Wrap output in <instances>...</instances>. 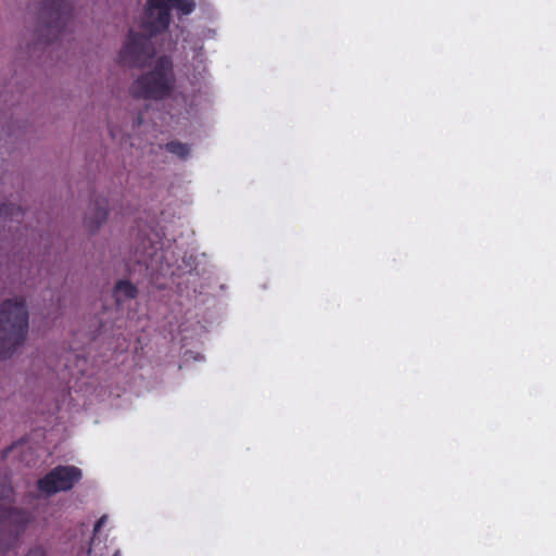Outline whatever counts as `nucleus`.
I'll list each match as a JSON object with an SVG mask.
<instances>
[{
  "label": "nucleus",
  "mask_w": 556,
  "mask_h": 556,
  "mask_svg": "<svg viewBox=\"0 0 556 556\" xmlns=\"http://www.w3.org/2000/svg\"><path fill=\"white\" fill-rule=\"evenodd\" d=\"M112 556H121V552L119 551H115V553Z\"/></svg>",
  "instance_id": "nucleus-15"
},
{
  "label": "nucleus",
  "mask_w": 556,
  "mask_h": 556,
  "mask_svg": "<svg viewBox=\"0 0 556 556\" xmlns=\"http://www.w3.org/2000/svg\"><path fill=\"white\" fill-rule=\"evenodd\" d=\"M106 520H108L106 515H103L98 519V521L96 522V525L93 527V535H96L101 530V528L105 525Z\"/></svg>",
  "instance_id": "nucleus-11"
},
{
  "label": "nucleus",
  "mask_w": 556,
  "mask_h": 556,
  "mask_svg": "<svg viewBox=\"0 0 556 556\" xmlns=\"http://www.w3.org/2000/svg\"><path fill=\"white\" fill-rule=\"evenodd\" d=\"M141 123H142V115H141V114H139V115L137 116L136 124L139 126V125H141Z\"/></svg>",
  "instance_id": "nucleus-13"
},
{
  "label": "nucleus",
  "mask_w": 556,
  "mask_h": 556,
  "mask_svg": "<svg viewBox=\"0 0 556 556\" xmlns=\"http://www.w3.org/2000/svg\"><path fill=\"white\" fill-rule=\"evenodd\" d=\"M165 149L167 152L176 154L180 159H186L190 153L188 144L181 143L176 140L167 142Z\"/></svg>",
  "instance_id": "nucleus-10"
},
{
  "label": "nucleus",
  "mask_w": 556,
  "mask_h": 556,
  "mask_svg": "<svg viewBox=\"0 0 556 556\" xmlns=\"http://www.w3.org/2000/svg\"><path fill=\"white\" fill-rule=\"evenodd\" d=\"M110 134L113 138L117 137V134L115 132L114 128L110 126Z\"/></svg>",
  "instance_id": "nucleus-14"
},
{
  "label": "nucleus",
  "mask_w": 556,
  "mask_h": 556,
  "mask_svg": "<svg viewBox=\"0 0 556 556\" xmlns=\"http://www.w3.org/2000/svg\"><path fill=\"white\" fill-rule=\"evenodd\" d=\"M72 10L70 0H42L36 28L38 40L43 43L58 40L70 23Z\"/></svg>",
  "instance_id": "nucleus-5"
},
{
  "label": "nucleus",
  "mask_w": 556,
  "mask_h": 556,
  "mask_svg": "<svg viewBox=\"0 0 556 556\" xmlns=\"http://www.w3.org/2000/svg\"><path fill=\"white\" fill-rule=\"evenodd\" d=\"M13 488L9 480L0 482V552L13 548L27 526L33 521V515L24 509L11 507Z\"/></svg>",
  "instance_id": "nucleus-3"
},
{
  "label": "nucleus",
  "mask_w": 556,
  "mask_h": 556,
  "mask_svg": "<svg viewBox=\"0 0 556 556\" xmlns=\"http://www.w3.org/2000/svg\"><path fill=\"white\" fill-rule=\"evenodd\" d=\"M173 86L172 62L167 58H160L152 71L132 83L130 94L136 99L161 100L169 96Z\"/></svg>",
  "instance_id": "nucleus-4"
},
{
  "label": "nucleus",
  "mask_w": 556,
  "mask_h": 556,
  "mask_svg": "<svg viewBox=\"0 0 556 556\" xmlns=\"http://www.w3.org/2000/svg\"><path fill=\"white\" fill-rule=\"evenodd\" d=\"M25 556H47V553L42 547L36 546L30 548Z\"/></svg>",
  "instance_id": "nucleus-12"
},
{
  "label": "nucleus",
  "mask_w": 556,
  "mask_h": 556,
  "mask_svg": "<svg viewBox=\"0 0 556 556\" xmlns=\"http://www.w3.org/2000/svg\"><path fill=\"white\" fill-rule=\"evenodd\" d=\"M194 0H147L141 28L146 34L130 30L119 53V61L130 67H143L154 56L151 38L166 31L170 24V11L181 16L191 14Z\"/></svg>",
  "instance_id": "nucleus-1"
},
{
  "label": "nucleus",
  "mask_w": 556,
  "mask_h": 556,
  "mask_svg": "<svg viewBox=\"0 0 556 556\" xmlns=\"http://www.w3.org/2000/svg\"><path fill=\"white\" fill-rule=\"evenodd\" d=\"M28 311L24 299H9L0 307V358H9L28 333Z\"/></svg>",
  "instance_id": "nucleus-2"
},
{
  "label": "nucleus",
  "mask_w": 556,
  "mask_h": 556,
  "mask_svg": "<svg viewBox=\"0 0 556 556\" xmlns=\"http://www.w3.org/2000/svg\"><path fill=\"white\" fill-rule=\"evenodd\" d=\"M81 477L83 472L78 467L59 465L38 480L37 488L40 492L52 495L72 490Z\"/></svg>",
  "instance_id": "nucleus-6"
},
{
  "label": "nucleus",
  "mask_w": 556,
  "mask_h": 556,
  "mask_svg": "<svg viewBox=\"0 0 556 556\" xmlns=\"http://www.w3.org/2000/svg\"><path fill=\"white\" fill-rule=\"evenodd\" d=\"M137 294V287L129 280H119L114 287L113 296L117 304H121L123 300H132Z\"/></svg>",
  "instance_id": "nucleus-9"
},
{
  "label": "nucleus",
  "mask_w": 556,
  "mask_h": 556,
  "mask_svg": "<svg viewBox=\"0 0 556 556\" xmlns=\"http://www.w3.org/2000/svg\"><path fill=\"white\" fill-rule=\"evenodd\" d=\"M108 218V201L96 199L90 203L85 217V226L90 232H96Z\"/></svg>",
  "instance_id": "nucleus-8"
},
{
  "label": "nucleus",
  "mask_w": 556,
  "mask_h": 556,
  "mask_svg": "<svg viewBox=\"0 0 556 556\" xmlns=\"http://www.w3.org/2000/svg\"><path fill=\"white\" fill-rule=\"evenodd\" d=\"M25 212L21 206L11 203L0 204V228L13 233L20 231V225L24 220Z\"/></svg>",
  "instance_id": "nucleus-7"
}]
</instances>
